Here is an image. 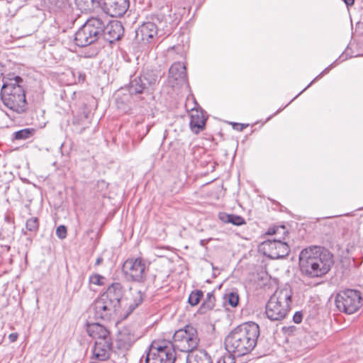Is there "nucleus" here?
Wrapping results in <instances>:
<instances>
[{"label": "nucleus", "instance_id": "obj_1", "mask_svg": "<svg viewBox=\"0 0 363 363\" xmlns=\"http://www.w3.org/2000/svg\"><path fill=\"white\" fill-rule=\"evenodd\" d=\"M259 333V326L257 323H242L227 336L225 348L238 357L249 354L256 346Z\"/></svg>", "mask_w": 363, "mask_h": 363}, {"label": "nucleus", "instance_id": "obj_2", "mask_svg": "<svg viewBox=\"0 0 363 363\" xmlns=\"http://www.w3.org/2000/svg\"><path fill=\"white\" fill-rule=\"evenodd\" d=\"M1 99L3 104L13 113L21 114L27 109L26 92L23 79L19 76L8 74L3 78Z\"/></svg>", "mask_w": 363, "mask_h": 363}, {"label": "nucleus", "instance_id": "obj_3", "mask_svg": "<svg viewBox=\"0 0 363 363\" xmlns=\"http://www.w3.org/2000/svg\"><path fill=\"white\" fill-rule=\"evenodd\" d=\"M298 258L301 272L310 278L326 274L334 264L330 251H301Z\"/></svg>", "mask_w": 363, "mask_h": 363}, {"label": "nucleus", "instance_id": "obj_4", "mask_svg": "<svg viewBox=\"0 0 363 363\" xmlns=\"http://www.w3.org/2000/svg\"><path fill=\"white\" fill-rule=\"evenodd\" d=\"M292 291L289 286L278 289L266 306V315L272 321L283 320L290 311Z\"/></svg>", "mask_w": 363, "mask_h": 363}, {"label": "nucleus", "instance_id": "obj_5", "mask_svg": "<svg viewBox=\"0 0 363 363\" xmlns=\"http://www.w3.org/2000/svg\"><path fill=\"white\" fill-rule=\"evenodd\" d=\"M88 335L96 340L93 349V355L99 361L109 358L111 353L112 340L110 331L99 323H88Z\"/></svg>", "mask_w": 363, "mask_h": 363}, {"label": "nucleus", "instance_id": "obj_6", "mask_svg": "<svg viewBox=\"0 0 363 363\" xmlns=\"http://www.w3.org/2000/svg\"><path fill=\"white\" fill-rule=\"evenodd\" d=\"M115 316L123 320L140 303L141 297L137 291L124 289L121 284L115 283Z\"/></svg>", "mask_w": 363, "mask_h": 363}, {"label": "nucleus", "instance_id": "obj_7", "mask_svg": "<svg viewBox=\"0 0 363 363\" xmlns=\"http://www.w3.org/2000/svg\"><path fill=\"white\" fill-rule=\"evenodd\" d=\"M103 24L101 18H91L86 20L75 33V44L79 47H86L96 42L101 33Z\"/></svg>", "mask_w": 363, "mask_h": 363}, {"label": "nucleus", "instance_id": "obj_8", "mask_svg": "<svg viewBox=\"0 0 363 363\" xmlns=\"http://www.w3.org/2000/svg\"><path fill=\"white\" fill-rule=\"evenodd\" d=\"M199 338L196 329L191 325H186L184 328L177 330L173 336L174 351L178 350L181 352L190 353L197 347Z\"/></svg>", "mask_w": 363, "mask_h": 363}, {"label": "nucleus", "instance_id": "obj_9", "mask_svg": "<svg viewBox=\"0 0 363 363\" xmlns=\"http://www.w3.org/2000/svg\"><path fill=\"white\" fill-rule=\"evenodd\" d=\"M335 302L340 311L352 314L360 308L362 297L359 291L347 289L337 294Z\"/></svg>", "mask_w": 363, "mask_h": 363}, {"label": "nucleus", "instance_id": "obj_10", "mask_svg": "<svg viewBox=\"0 0 363 363\" xmlns=\"http://www.w3.org/2000/svg\"><path fill=\"white\" fill-rule=\"evenodd\" d=\"M176 359L171 342H153L147 354L146 363H174Z\"/></svg>", "mask_w": 363, "mask_h": 363}, {"label": "nucleus", "instance_id": "obj_11", "mask_svg": "<svg viewBox=\"0 0 363 363\" xmlns=\"http://www.w3.org/2000/svg\"><path fill=\"white\" fill-rule=\"evenodd\" d=\"M112 288H113V283L109 286L107 291L104 293L92 306V309H91L90 313H94V318L95 319H111V313L113 311Z\"/></svg>", "mask_w": 363, "mask_h": 363}, {"label": "nucleus", "instance_id": "obj_12", "mask_svg": "<svg viewBox=\"0 0 363 363\" xmlns=\"http://www.w3.org/2000/svg\"><path fill=\"white\" fill-rule=\"evenodd\" d=\"M134 341L135 337L130 328L125 327L118 330L115 337V348L118 350L117 352L115 350V355L118 354V362L116 363H126V353Z\"/></svg>", "mask_w": 363, "mask_h": 363}, {"label": "nucleus", "instance_id": "obj_13", "mask_svg": "<svg viewBox=\"0 0 363 363\" xmlns=\"http://www.w3.org/2000/svg\"><path fill=\"white\" fill-rule=\"evenodd\" d=\"M145 269V262L140 257L128 259L122 267V271L127 279L138 282L144 280Z\"/></svg>", "mask_w": 363, "mask_h": 363}, {"label": "nucleus", "instance_id": "obj_14", "mask_svg": "<svg viewBox=\"0 0 363 363\" xmlns=\"http://www.w3.org/2000/svg\"><path fill=\"white\" fill-rule=\"evenodd\" d=\"M99 4L104 13L102 16L103 19H101L104 22L101 31L103 32V38L104 40L107 41L111 46L113 43V37L112 35V18L113 17V14L111 13L113 0H99Z\"/></svg>", "mask_w": 363, "mask_h": 363}, {"label": "nucleus", "instance_id": "obj_15", "mask_svg": "<svg viewBox=\"0 0 363 363\" xmlns=\"http://www.w3.org/2000/svg\"><path fill=\"white\" fill-rule=\"evenodd\" d=\"M186 66L180 62H174L169 69V81L172 86L187 83Z\"/></svg>", "mask_w": 363, "mask_h": 363}, {"label": "nucleus", "instance_id": "obj_16", "mask_svg": "<svg viewBox=\"0 0 363 363\" xmlns=\"http://www.w3.org/2000/svg\"><path fill=\"white\" fill-rule=\"evenodd\" d=\"M91 110L86 104L79 108L77 113L74 115L73 124L82 126V130H85L91 123Z\"/></svg>", "mask_w": 363, "mask_h": 363}, {"label": "nucleus", "instance_id": "obj_17", "mask_svg": "<svg viewBox=\"0 0 363 363\" xmlns=\"http://www.w3.org/2000/svg\"><path fill=\"white\" fill-rule=\"evenodd\" d=\"M206 118L203 111L192 108L190 113V128L196 134H198L205 128Z\"/></svg>", "mask_w": 363, "mask_h": 363}, {"label": "nucleus", "instance_id": "obj_18", "mask_svg": "<svg viewBox=\"0 0 363 363\" xmlns=\"http://www.w3.org/2000/svg\"><path fill=\"white\" fill-rule=\"evenodd\" d=\"M157 33V26L152 22L143 23L136 31L138 38L140 37L141 40L149 43Z\"/></svg>", "mask_w": 363, "mask_h": 363}, {"label": "nucleus", "instance_id": "obj_19", "mask_svg": "<svg viewBox=\"0 0 363 363\" xmlns=\"http://www.w3.org/2000/svg\"><path fill=\"white\" fill-rule=\"evenodd\" d=\"M186 363H212L210 356L204 350H194L186 356Z\"/></svg>", "mask_w": 363, "mask_h": 363}, {"label": "nucleus", "instance_id": "obj_20", "mask_svg": "<svg viewBox=\"0 0 363 363\" xmlns=\"http://www.w3.org/2000/svg\"><path fill=\"white\" fill-rule=\"evenodd\" d=\"M141 76L147 89L157 84L162 77L160 72L157 69H147Z\"/></svg>", "mask_w": 363, "mask_h": 363}, {"label": "nucleus", "instance_id": "obj_21", "mask_svg": "<svg viewBox=\"0 0 363 363\" xmlns=\"http://www.w3.org/2000/svg\"><path fill=\"white\" fill-rule=\"evenodd\" d=\"M219 218L223 222L232 223L235 225H241L245 223L242 217L234 214L220 213Z\"/></svg>", "mask_w": 363, "mask_h": 363}, {"label": "nucleus", "instance_id": "obj_22", "mask_svg": "<svg viewBox=\"0 0 363 363\" xmlns=\"http://www.w3.org/2000/svg\"><path fill=\"white\" fill-rule=\"evenodd\" d=\"M143 77L140 75L138 77L135 78L130 82V91L135 94L143 93L145 90L147 89L145 81L143 79Z\"/></svg>", "mask_w": 363, "mask_h": 363}, {"label": "nucleus", "instance_id": "obj_23", "mask_svg": "<svg viewBox=\"0 0 363 363\" xmlns=\"http://www.w3.org/2000/svg\"><path fill=\"white\" fill-rule=\"evenodd\" d=\"M261 246L262 247L261 250H264L266 247H268L269 250L277 248L286 250V248L289 247L287 242H283L280 239L268 240L263 242L261 244Z\"/></svg>", "mask_w": 363, "mask_h": 363}, {"label": "nucleus", "instance_id": "obj_24", "mask_svg": "<svg viewBox=\"0 0 363 363\" xmlns=\"http://www.w3.org/2000/svg\"><path fill=\"white\" fill-rule=\"evenodd\" d=\"M49 9L55 12L62 11L69 6L68 0H46Z\"/></svg>", "mask_w": 363, "mask_h": 363}, {"label": "nucleus", "instance_id": "obj_25", "mask_svg": "<svg viewBox=\"0 0 363 363\" xmlns=\"http://www.w3.org/2000/svg\"><path fill=\"white\" fill-rule=\"evenodd\" d=\"M129 6V0H115V18L125 14Z\"/></svg>", "mask_w": 363, "mask_h": 363}, {"label": "nucleus", "instance_id": "obj_26", "mask_svg": "<svg viewBox=\"0 0 363 363\" xmlns=\"http://www.w3.org/2000/svg\"><path fill=\"white\" fill-rule=\"evenodd\" d=\"M35 133L33 128H24L14 133L16 140H26L33 136Z\"/></svg>", "mask_w": 363, "mask_h": 363}, {"label": "nucleus", "instance_id": "obj_27", "mask_svg": "<svg viewBox=\"0 0 363 363\" xmlns=\"http://www.w3.org/2000/svg\"><path fill=\"white\" fill-rule=\"evenodd\" d=\"M203 295V292L200 290L193 291L189 296L188 302L192 306H196L199 303Z\"/></svg>", "mask_w": 363, "mask_h": 363}, {"label": "nucleus", "instance_id": "obj_28", "mask_svg": "<svg viewBox=\"0 0 363 363\" xmlns=\"http://www.w3.org/2000/svg\"><path fill=\"white\" fill-rule=\"evenodd\" d=\"M225 300L230 306L235 307L239 302V296L236 292H230L225 296Z\"/></svg>", "mask_w": 363, "mask_h": 363}, {"label": "nucleus", "instance_id": "obj_29", "mask_svg": "<svg viewBox=\"0 0 363 363\" xmlns=\"http://www.w3.org/2000/svg\"><path fill=\"white\" fill-rule=\"evenodd\" d=\"M263 255L271 259H282L289 255L290 251L286 252L284 254H279L278 251H262Z\"/></svg>", "mask_w": 363, "mask_h": 363}, {"label": "nucleus", "instance_id": "obj_30", "mask_svg": "<svg viewBox=\"0 0 363 363\" xmlns=\"http://www.w3.org/2000/svg\"><path fill=\"white\" fill-rule=\"evenodd\" d=\"M39 227L38 219L35 217H32L26 221V228L31 232H35Z\"/></svg>", "mask_w": 363, "mask_h": 363}, {"label": "nucleus", "instance_id": "obj_31", "mask_svg": "<svg viewBox=\"0 0 363 363\" xmlns=\"http://www.w3.org/2000/svg\"><path fill=\"white\" fill-rule=\"evenodd\" d=\"M215 296L212 293H208L206 298L202 305L203 308L210 310L214 306Z\"/></svg>", "mask_w": 363, "mask_h": 363}, {"label": "nucleus", "instance_id": "obj_32", "mask_svg": "<svg viewBox=\"0 0 363 363\" xmlns=\"http://www.w3.org/2000/svg\"><path fill=\"white\" fill-rule=\"evenodd\" d=\"M124 28L121 21H115V34L117 35L115 40H119L123 36Z\"/></svg>", "mask_w": 363, "mask_h": 363}, {"label": "nucleus", "instance_id": "obj_33", "mask_svg": "<svg viewBox=\"0 0 363 363\" xmlns=\"http://www.w3.org/2000/svg\"><path fill=\"white\" fill-rule=\"evenodd\" d=\"M277 233H282L285 235L287 233V230L284 225L281 226H274L272 228H269L267 234V235H276Z\"/></svg>", "mask_w": 363, "mask_h": 363}, {"label": "nucleus", "instance_id": "obj_34", "mask_svg": "<svg viewBox=\"0 0 363 363\" xmlns=\"http://www.w3.org/2000/svg\"><path fill=\"white\" fill-rule=\"evenodd\" d=\"M103 279H104V277L99 274H93L89 277V281L91 284L99 286L104 284Z\"/></svg>", "mask_w": 363, "mask_h": 363}, {"label": "nucleus", "instance_id": "obj_35", "mask_svg": "<svg viewBox=\"0 0 363 363\" xmlns=\"http://www.w3.org/2000/svg\"><path fill=\"white\" fill-rule=\"evenodd\" d=\"M72 75L75 77L77 76V81H75V83H83L85 81L86 75L84 73H82L78 70H72Z\"/></svg>", "mask_w": 363, "mask_h": 363}, {"label": "nucleus", "instance_id": "obj_36", "mask_svg": "<svg viewBox=\"0 0 363 363\" xmlns=\"http://www.w3.org/2000/svg\"><path fill=\"white\" fill-rule=\"evenodd\" d=\"M56 235L60 238L63 239L67 235V228L65 225H60L56 229Z\"/></svg>", "mask_w": 363, "mask_h": 363}, {"label": "nucleus", "instance_id": "obj_37", "mask_svg": "<svg viewBox=\"0 0 363 363\" xmlns=\"http://www.w3.org/2000/svg\"><path fill=\"white\" fill-rule=\"evenodd\" d=\"M217 363H235V358L231 354H228L219 359Z\"/></svg>", "mask_w": 363, "mask_h": 363}, {"label": "nucleus", "instance_id": "obj_38", "mask_svg": "<svg viewBox=\"0 0 363 363\" xmlns=\"http://www.w3.org/2000/svg\"><path fill=\"white\" fill-rule=\"evenodd\" d=\"M333 64L330 65L328 67H326L319 75H318L308 85V87H309L315 80L321 77L323 75L327 74L329 72L330 69L332 68Z\"/></svg>", "mask_w": 363, "mask_h": 363}, {"label": "nucleus", "instance_id": "obj_39", "mask_svg": "<svg viewBox=\"0 0 363 363\" xmlns=\"http://www.w3.org/2000/svg\"><path fill=\"white\" fill-rule=\"evenodd\" d=\"M303 319V314L301 312H296L293 316V320L296 323H300Z\"/></svg>", "mask_w": 363, "mask_h": 363}, {"label": "nucleus", "instance_id": "obj_40", "mask_svg": "<svg viewBox=\"0 0 363 363\" xmlns=\"http://www.w3.org/2000/svg\"><path fill=\"white\" fill-rule=\"evenodd\" d=\"M18 333H11L9 335V340L11 342H14L16 341L17 338H18Z\"/></svg>", "mask_w": 363, "mask_h": 363}, {"label": "nucleus", "instance_id": "obj_41", "mask_svg": "<svg viewBox=\"0 0 363 363\" xmlns=\"http://www.w3.org/2000/svg\"><path fill=\"white\" fill-rule=\"evenodd\" d=\"M235 126H237V130H242L245 127L247 126V125H245L242 123H235L234 127Z\"/></svg>", "mask_w": 363, "mask_h": 363}, {"label": "nucleus", "instance_id": "obj_42", "mask_svg": "<svg viewBox=\"0 0 363 363\" xmlns=\"http://www.w3.org/2000/svg\"><path fill=\"white\" fill-rule=\"evenodd\" d=\"M347 6H352L354 3V0H343Z\"/></svg>", "mask_w": 363, "mask_h": 363}, {"label": "nucleus", "instance_id": "obj_43", "mask_svg": "<svg viewBox=\"0 0 363 363\" xmlns=\"http://www.w3.org/2000/svg\"><path fill=\"white\" fill-rule=\"evenodd\" d=\"M5 220H6V221L7 222V224H8L9 225H10L11 227H12V223H11V222L10 218H9V217H6Z\"/></svg>", "mask_w": 363, "mask_h": 363}, {"label": "nucleus", "instance_id": "obj_44", "mask_svg": "<svg viewBox=\"0 0 363 363\" xmlns=\"http://www.w3.org/2000/svg\"><path fill=\"white\" fill-rule=\"evenodd\" d=\"M307 88H308V86H306V87L303 91H301V92H300V93H299V94H298L295 98H293V100H295V99H296L298 96H299L301 93H303V91L307 89Z\"/></svg>", "mask_w": 363, "mask_h": 363}, {"label": "nucleus", "instance_id": "obj_45", "mask_svg": "<svg viewBox=\"0 0 363 363\" xmlns=\"http://www.w3.org/2000/svg\"><path fill=\"white\" fill-rule=\"evenodd\" d=\"M101 262V258H98V259H96V264H99V263H100Z\"/></svg>", "mask_w": 363, "mask_h": 363}, {"label": "nucleus", "instance_id": "obj_46", "mask_svg": "<svg viewBox=\"0 0 363 363\" xmlns=\"http://www.w3.org/2000/svg\"><path fill=\"white\" fill-rule=\"evenodd\" d=\"M313 248H316V246L310 247L308 250H313Z\"/></svg>", "mask_w": 363, "mask_h": 363}]
</instances>
